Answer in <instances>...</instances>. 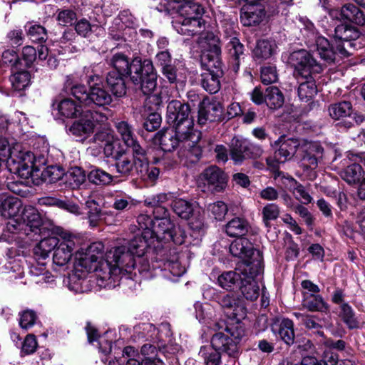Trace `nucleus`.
<instances>
[{
  "label": "nucleus",
  "instance_id": "1",
  "mask_svg": "<svg viewBox=\"0 0 365 365\" xmlns=\"http://www.w3.org/2000/svg\"><path fill=\"white\" fill-rule=\"evenodd\" d=\"M127 245H122L108 251L103 259V245L100 242L90 245L84 253L77 251L75 269L76 272H103L99 274L103 280L109 279L121 270L131 272L136 261L134 256H143L147 247L146 240L141 236H135Z\"/></svg>",
  "mask_w": 365,
  "mask_h": 365
},
{
  "label": "nucleus",
  "instance_id": "2",
  "mask_svg": "<svg viewBox=\"0 0 365 365\" xmlns=\"http://www.w3.org/2000/svg\"><path fill=\"white\" fill-rule=\"evenodd\" d=\"M360 33L354 27L346 24H339L334 29V44L323 36L315 38V47L317 54L327 64L339 62L341 58L349 56L348 47H351V41L359 37Z\"/></svg>",
  "mask_w": 365,
  "mask_h": 365
},
{
  "label": "nucleus",
  "instance_id": "3",
  "mask_svg": "<svg viewBox=\"0 0 365 365\" xmlns=\"http://www.w3.org/2000/svg\"><path fill=\"white\" fill-rule=\"evenodd\" d=\"M212 43L201 55V64L206 72L202 74L201 85L210 93H216L220 88V78L222 76V63L220 58L221 49L217 45L218 40L212 34H207Z\"/></svg>",
  "mask_w": 365,
  "mask_h": 365
},
{
  "label": "nucleus",
  "instance_id": "4",
  "mask_svg": "<svg viewBox=\"0 0 365 365\" xmlns=\"http://www.w3.org/2000/svg\"><path fill=\"white\" fill-rule=\"evenodd\" d=\"M165 118L167 123L182 138L197 130L194 128L190 105L180 101L172 100L168 102Z\"/></svg>",
  "mask_w": 365,
  "mask_h": 365
},
{
  "label": "nucleus",
  "instance_id": "5",
  "mask_svg": "<svg viewBox=\"0 0 365 365\" xmlns=\"http://www.w3.org/2000/svg\"><path fill=\"white\" fill-rule=\"evenodd\" d=\"M230 253L240 258L242 262L237 266V270L246 273L253 269L255 272L263 271L262 255L259 250L254 248L252 242L245 237L234 240L230 246Z\"/></svg>",
  "mask_w": 365,
  "mask_h": 365
},
{
  "label": "nucleus",
  "instance_id": "6",
  "mask_svg": "<svg viewBox=\"0 0 365 365\" xmlns=\"http://www.w3.org/2000/svg\"><path fill=\"white\" fill-rule=\"evenodd\" d=\"M129 76L133 84L145 95L150 94L156 88L157 74L154 71L152 61L149 59L141 61L135 58L131 62Z\"/></svg>",
  "mask_w": 365,
  "mask_h": 365
},
{
  "label": "nucleus",
  "instance_id": "7",
  "mask_svg": "<svg viewBox=\"0 0 365 365\" xmlns=\"http://www.w3.org/2000/svg\"><path fill=\"white\" fill-rule=\"evenodd\" d=\"M71 93L84 106L95 105L104 108L113 101L112 95L102 85L98 83L91 86L89 91L83 85L74 86L71 88Z\"/></svg>",
  "mask_w": 365,
  "mask_h": 365
},
{
  "label": "nucleus",
  "instance_id": "8",
  "mask_svg": "<svg viewBox=\"0 0 365 365\" xmlns=\"http://www.w3.org/2000/svg\"><path fill=\"white\" fill-rule=\"evenodd\" d=\"M41 225L42 220L38 210L31 205H27L19 217L8 222L6 229L10 232H23L29 235L31 232L38 234Z\"/></svg>",
  "mask_w": 365,
  "mask_h": 365
},
{
  "label": "nucleus",
  "instance_id": "9",
  "mask_svg": "<svg viewBox=\"0 0 365 365\" xmlns=\"http://www.w3.org/2000/svg\"><path fill=\"white\" fill-rule=\"evenodd\" d=\"M304 141V140L302 139L281 136L274 143L279 148L274 152V158L266 159L267 165L273 170H277L279 168V163H284L294 157L297 158V153L300 152Z\"/></svg>",
  "mask_w": 365,
  "mask_h": 365
},
{
  "label": "nucleus",
  "instance_id": "10",
  "mask_svg": "<svg viewBox=\"0 0 365 365\" xmlns=\"http://www.w3.org/2000/svg\"><path fill=\"white\" fill-rule=\"evenodd\" d=\"M201 132L196 130L182 138L185 140L178 151V156L181 163L190 167L197 163L202 157V150L198 144L201 139Z\"/></svg>",
  "mask_w": 365,
  "mask_h": 365
},
{
  "label": "nucleus",
  "instance_id": "11",
  "mask_svg": "<svg viewBox=\"0 0 365 365\" xmlns=\"http://www.w3.org/2000/svg\"><path fill=\"white\" fill-rule=\"evenodd\" d=\"M153 234L160 242H173L182 245L186 237L185 232L180 226H176L169 218L163 217L155 221L152 230Z\"/></svg>",
  "mask_w": 365,
  "mask_h": 365
},
{
  "label": "nucleus",
  "instance_id": "12",
  "mask_svg": "<svg viewBox=\"0 0 365 365\" xmlns=\"http://www.w3.org/2000/svg\"><path fill=\"white\" fill-rule=\"evenodd\" d=\"M59 237L60 242L54 250L53 261L56 264L63 266L69 262L73 252L79 246L81 240L66 231L61 232Z\"/></svg>",
  "mask_w": 365,
  "mask_h": 365
},
{
  "label": "nucleus",
  "instance_id": "13",
  "mask_svg": "<svg viewBox=\"0 0 365 365\" xmlns=\"http://www.w3.org/2000/svg\"><path fill=\"white\" fill-rule=\"evenodd\" d=\"M289 61L299 77H307L322 71V66L305 50L294 51L290 54Z\"/></svg>",
  "mask_w": 365,
  "mask_h": 365
},
{
  "label": "nucleus",
  "instance_id": "14",
  "mask_svg": "<svg viewBox=\"0 0 365 365\" xmlns=\"http://www.w3.org/2000/svg\"><path fill=\"white\" fill-rule=\"evenodd\" d=\"M227 182V175L217 166H210L199 176V187L203 185V190L211 192L222 191Z\"/></svg>",
  "mask_w": 365,
  "mask_h": 365
},
{
  "label": "nucleus",
  "instance_id": "15",
  "mask_svg": "<svg viewBox=\"0 0 365 365\" xmlns=\"http://www.w3.org/2000/svg\"><path fill=\"white\" fill-rule=\"evenodd\" d=\"M9 159L16 165V172L22 178H32L34 173L38 171L34 168V155L29 151L21 150L19 146L10 150Z\"/></svg>",
  "mask_w": 365,
  "mask_h": 365
},
{
  "label": "nucleus",
  "instance_id": "16",
  "mask_svg": "<svg viewBox=\"0 0 365 365\" xmlns=\"http://www.w3.org/2000/svg\"><path fill=\"white\" fill-rule=\"evenodd\" d=\"M323 151L324 149L319 144L304 140L300 152L297 153V159L304 168L314 170L322 158Z\"/></svg>",
  "mask_w": 365,
  "mask_h": 365
},
{
  "label": "nucleus",
  "instance_id": "17",
  "mask_svg": "<svg viewBox=\"0 0 365 365\" xmlns=\"http://www.w3.org/2000/svg\"><path fill=\"white\" fill-rule=\"evenodd\" d=\"M222 110L223 108L220 102L204 98L199 105L197 123L204 125L209 122L221 120Z\"/></svg>",
  "mask_w": 365,
  "mask_h": 365
},
{
  "label": "nucleus",
  "instance_id": "18",
  "mask_svg": "<svg viewBox=\"0 0 365 365\" xmlns=\"http://www.w3.org/2000/svg\"><path fill=\"white\" fill-rule=\"evenodd\" d=\"M173 26L178 34L187 36H193L197 34H202L205 29V21L202 20L201 17L197 16H180L173 21Z\"/></svg>",
  "mask_w": 365,
  "mask_h": 365
},
{
  "label": "nucleus",
  "instance_id": "19",
  "mask_svg": "<svg viewBox=\"0 0 365 365\" xmlns=\"http://www.w3.org/2000/svg\"><path fill=\"white\" fill-rule=\"evenodd\" d=\"M217 302L230 317L237 320L246 316L247 309L242 299L233 294H226L217 297Z\"/></svg>",
  "mask_w": 365,
  "mask_h": 365
},
{
  "label": "nucleus",
  "instance_id": "20",
  "mask_svg": "<svg viewBox=\"0 0 365 365\" xmlns=\"http://www.w3.org/2000/svg\"><path fill=\"white\" fill-rule=\"evenodd\" d=\"M211 345L214 350L220 354L223 353L230 357L235 358L239 354V346L237 341L232 339L229 334L219 331L215 333L211 339Z\"/></svg>",
  "mask_w": 365,
  "mask_h": 365
},
{
  "label": "nucleus",
  "instance_id": "21",
  "mask_svg": "<svg viewBox=\"0 0 365 365\" xmlns=\"http://www.w3.org/2000/svg\"><path fill=\"white\" fill-rule=\"evenodd\" d=\"M154 140L155 143H159L164 152H173L178 147L180 148L185 141L173 128L158 131L155 135Z\"/></svg>",
  "mask_w": 365,
  "mask_h": 365
},
{
  "label": "nucleus",
  "instance_id": "22",
  "mask_svg": "<svg viewBox=\"0 0 365 365\" xmlns=\"http://www.w3.org/2000/svg\"><path fill=\"white\" fill-rule=\"evenodd\" d=\"M262 272H255L253 269L242 272V277L239 285L240 289L244 297L250 301L256 300L259 294V287L255 278Z\"/></svg>",
  "mask_w": 365,
  "mask_h": 365
},
{
  "label": "nucleus",
  "instance_id": "23",
  "mask_svg": "<svg viewBox=\"0 0 365 365\" xmlns=\"http://www.w3.org/2000/svg\"><path fill=\"white\" fill-rule=\"evenodd\" d=\"M328 110L330 117L334 120H341L346 128H350L354 125L351 120H346V118H350L353 113V107L349 101H344L331 104Z\"/></svg>",
  "mask_w": 365,
  "mask_h": 365
},
{
  "label": "nucleus",
  "instance_id": "24",
  "mask_svg": "<svg viewBox=\"0 0 365 365\" xmlns=\"http://www.w3.org/2000/svg\"><path fill=\"white\" fill-rule=\"evenodd\" d=\"M227 40L225 48L230 61L232 64L233 70L237 72L241 61L245 58L244 45L235 36L231 37Z\"/></svg>",
  "mask_w": 365,
  "mask_h": 365
},
{
  "label": "nucleus",
  "instance_id": "25",
  "mask_svg": "<svg viewBox=\"0 0 365 365\" xmlns=\"http://www.w3.org/2000/svg\"><path fill=\"white\" fill-rule=\"evenodd\" d=\"M21 207L22 202L17 197L4 195L0 197V212L3 217L9 218V220L19 216Z\"/></svg>",
  "mask_w": 365,
  "mask_h": 365
},
{
  "label": "nucleus",
  "instance_id": "26",
  "mask_svg": "<svg viewBox=\"0 0 365 365\" xmlns=\"http://www.w3.org/2000/svg\"><path fill=\"white\" fill-rule=\"evenodd\" d=\"M265 15L264 9L253 5H246L241 9L240 20L245 26L259 24Z\"/></svg>",
  "mask_w": 365,
  "mask_h": 365
},
{
  "label": "nucleus",
  "instance_id": "27",
  "mask_svg": "<svg viewBox=\"0 0 365 365\" xmlns=\"http://www.w3.org/2000/svg\"><path fill=\"white\" fill-rule=\"evenodd\" d=\"M82 117L75 120L71 127L69 131L72 135L79 137L81 140L86 139L94 131V124L92 123L91 118H88L83 113Z\"/></svg>",
  "mask_w": 365,
  "mask_h": 365
},
{
  "label": "nucleus",
  "instance_id": "28",
  "mask_svg": "<svg viewBox=\"0 0 365 365\" xmlns=\"http://www.w3.org/2000/svg\"><path fill=\"white\" fill-rule=\"evenodd\" d=\"M340 16L342 20L353 23L358 26L365 24V15L356 5L349 3L343 5L340 9Z\"/></svg>",
  "mask_w": 365,
  "mask_h": 365
},
{
  "label": "nucleus",
  "instance_id": "29",
  "mask_svg": "<svg viewBox=\"0 0 365 365\" xmlns=\"http://www.w3.org/2000/svg\"><path fill=\"white\" fill-rule=\"evenodd\" d=\"M127 76L117 73L116 71H109L106 76V83L110 88L112 93L115 97H122L126 93V86L125 77Z\"/></svg>",
  "mask_w": 365,
  "mask_h": 365
},
{
  "label": "nucleus",
  "instance_id": "30",
  "mask_svg": "<svg viewBox=\"0 0 365 365\" xmlns=\"http://www.w3.org/2000/svg\"><path fill=\"white\" fill-rule=\"evenodd\" d=\"M299 86L298 88V96L302 101H308L311 100L317 93V88L312 74L307 77H299L298 78Z\"/></svg>",
  "mask_w": 365,
  "mask_h": 365
},
{
  "label": "nucleus",
  "instance_id": "31",
  "mask_svg": "<svg viewBox=\"0 0 365 365\" xmlns=\"http://www.w3.org/2000/svg\"><path fill=\"white\" fill-rule=\"evenodd\" d=\"M364 173L362 166L357 163L347 165L339 173L340 177L349 185L358 184Z\"/></svg>",
  "mask_w": 365,
  "mask_h": 365
},
{
  "label": "nucleus",
  "instance_id": "32",
  "mask_svg": "<svg viewBox=\"0 0 365 365\" xmlns=\"http://www.w3.org/2000/svg\"><path fill=\"white\" fill-rule=\"evenodd\" d=\"M242 274V272L237 270V267L235 271H227L222 272L217 278L218 284L226 290H232L239 287Z\"/></svg>",
  "mask_w": 365,
  "mask_h": 365
},
{
  "label": "nucleus",
  "instance_id": "33",
  "mask_svg": "<svg viewBox=\"0 0 365 365\" xmlns=\"http://www.w3.org/2000/svg\"><path fill=\"white\" fill-rule=\"evenodd\" d=\"M247 140L233 138L230 145V155L235 164H242L246 160Z\"/></svg>",
  "mask_w": 365,
  "mask_h": 365
},
{
  "label": "nucleus",
  "instance_id": "34",
  "mask_svg": "<svg viewBox=\"0 0 365 365\" xmlns=\"http://www.w3.org/2000/svg\"><path fill=\"white\" fill-rule=\"evenodd\" d=\"M250 228V225L246 220L235 217L227 222L225 232L230 237H241L245 235Z\"/></svg>",
  "mask_w": 365,
  "mask_h": 365
},
{
  "label": "nucleus",
  "instance_id": "35",
  "mask_svg": "<svg viewBox=\"0 0 365 365\" xmlns=\"http://www.w3.org/2000/svg\"><path fill=\"white\" fill-rule=\"evenodd\" d=\"M284 102L282 92L276 86H270L265 90V103L270 109L281 108Z\"/></svg>",
  "mask_w": 365,
  "mask_h": 365
},
{
  "label": "nucleus",
  "instance_id": "36",
  "mask_svg": "<svg viewBox=\"0 0 365 365\" xmlns=\"http://www.w3.org/2000/svg\"><path fill=\"white\" fill-rule=\"evenodd\" d=\"M107 61L113 68L112 71H116L125 76L130 74L131 63L128 61V58L125 55L115 53L110 58L108 59Z\"/></svg>",
  "mask_w": 365,
  "mask_h": 365
},
{
  "label": "nucleus",
  "instance_id": "37",
  "mask_svg": "<svg viewBox=\"0 0 365 365\" xmlns=\"http://www.w3.org/2000/svg\"><path fill=\"white\" fill-rule=\"evenodd\" d=\"M174 2L182 3L179 9L180 16L190 17L197 16L200 17L204 12L203 7L196 2H192V0H173Z\"/></svg>",
  "mask_w": 365,
  "mask_h": 365
},
{
  "label": "nucleus",
  "instance_id": "38",
  "mask_svg": "<svg viewBox=\"0 0 365 365\" xmlns=\"http://www.w3.org/2000/svg\"><path fill=\"white\" fill-rule=\"evenodd\" d=\"M64 180L70 188H78L86 180L85 172L78 167L71 168L66 173H64Z\"/></svg>",
  "mask_w": 365,
  "mask_h": 365
},
{
  "label": "nucleus",
  "instance_id": "39",
  "mask_svg": "<svg viewBox=\"0 0 365 365\" xmlns=\"http://www.w3.org/2000/svg\"><path fill=\"white\" fill-rule=\"evenodd\" d=\"M277 334L286 344L292 345L295 338L293 322L289 319H283L279 324Z\"/></svg>",
  "mask_w": 365,
  "mask_h": 365
},
{
  "label": "nucleus",
  "instance_id": "40",
  "mask_svg": "<svg viewBox=\"0 0 365 365\" xmlns=\"http://www.w3.org/2000/svg\"><path fill=\"white\" fill-rule=\"evenodd\" d=\"M276 45L269 40H259L253 49V55L257 59H267L274 53Z\"/></svg>",
  "mask_w": 365,
  "mask_h": 365
},
{
  "label": "nucleus",
  "instance_id": "41",
  "mask_svg": "<svg viewBox=\"0 0 365 365\" xmlns=\"http://www.w3.org/2000/svg\"><path fill=\"white\" fill-rule=\"evenodd\" d=\"M303 306L312 312H324L327 305L320 295L307 293L304 294Z\"/></svg>",
  "mask_w": 365,
  "mask_h": 365
},
{
  "label": "nucleus",
  "instance_id": "42",
  "mask_svg": "<svg viewBox=\"0 0 365 365\" xmlns=\"http://www.w3.org/2000/svg\"><path fill=\"white\" fill-rule=\"evenodd\" d=\"M56 108L66 118H74L81 113V106H77L71 98H65L58 102Z\"/></svg>",
  "mask_w": 365,
  "mask_h": 365
},
{
  "label": "nucleus",
  "instance_id": "43",
  "mask_svg": "<svg viewBox=\"0 0 365 365\" xmlns=\"http://www.w3.org/2000/svg\"><path fill=\"white\" fill-rule=\"evenodd\" d=\"M339 317L350 329L359 327V322L355 317V313L351 307L347 303H342L340 307Z\"/></svg>",
  "mask_w": 365,
  "mask_h": 365
},
{
  "label": "nucleus",
  "instance_id": "44",
  "mask_svg": "<svg viewBox=\"0 0 365 365\" xmlns=\"http://www.w3.org/2000/svg\"><path fill=\"white\" fill-rule=\"evenodd\" d=\"M173 211L181 218L187 220L194 212V204L182 199H176L172 202Z\"/></svg>",
  "mask_w": 365,
  "mask_h": 365
},
{
  "label": "nucleus",
  "instance_id": "45",
  "mask_svg": "<svg viewBox=\"0 0 365 365\" xmlns=\"http://www.w3.org/2000/svg\"><path fill=\"white\" fill-rule=\"evenodd\" d=\"M88 180L96 185H107L112 182L113 176L100 168H94L88 174Z\"/></svg>",
  "mask_w": 365,
  "mask_h": 365
},
{
  "label": "nucleus",
  "instance_id": "46",
  "mask_svg": "<svg viewBox=\"0 0 365 365\" xmlns=\"http://www.w3.org/2000/svg\"><path fill=\"white\" fill-rule=\"evenodd\" d=\"M126 145L131 148L133 158L135 162V169L149 161L146 150L140 145L136 138Z\"/></svg>",
  "mask_w": 365,
  "mask_h": 365
},
{
  "label": "nucleus",
  "instance_id": "47",
  "mask_svg": "<svg viewBox=\"0 0 365 365\" xmlns=\"http://www.w3.org/2000/svg\"><path fill=\"white\" fill-rule=\"evenodd\" d=\"M195 309L196 318L200 322H206L215 317V309L209 303L196 302Z\"/></svg>",
  "mask_w": 365,
  "mask_h": 365
},
{
  "label": "nucleus",
  "instance_id": "48",
  "mask_svg": "<svg viewBox=\"0 0 365 365\" xmlns=\"http://www.w3.org/2000/svg\"><path fill=\"white\" fill-rule=\"evenodd\" d=\"M138 176L144 181L155 182L159 176L160 170L158 168L149 166V161L135 169Z\"/></svg>",
  "mask_w": 365,
  "mask_h": 365
},
{
  "label": "nucleus",
  "instance_id": "49",
  "mask_svg": "<svg viewBox=\"0 0 365 365\" xmlns=\"http://www.w3.org/2000/svg\"><path fill=\"white\" fill-rule=\"evenodd\" d=\"M280 214L279 207L274 203L267 204L262 210V222L267 227H270V222L277 220Z\"/></svg>",
  "mask_w": 365,
  "mask_h": 365
},
{
  "label": "nucleus",
  "instance_id": "50",
  "mask_svg": "<svg viewBox=\"0 0 365 365\" xmlns=\"http://www.w3.org/2000/svg\"><path fill=\"white\" fill-rule=\"evenodd\" d=\"M30 74L29 72L22 71L16 72L10 77V81L15 91L24 90L29 83Z\"/></svg>",
  "mask_w": 365,
  "mask_h": 365
},
{
  "label": "nucleus",
  "instance_id": "51",
  "mask_svg": "<svg viewBox=\"0 0 365 365\" xmlns=\"http://www.w3.org/2000/svg\"><path fill=\"white\" fill-rule=\"evenodd\" d=\"M41 178L45 182L54 183L64 178V171L59 166H49L43 170Z\"/></svg>",
  "mask_w": 365,
  "mask_h": 365
},
{
  "label": "nucleus",
  "instance_id": "52",
  "mask_svg": "<svg viewBox=\"0 0 365 365\" xmlns=\"http://www.w3.org/2000/svg\"><path fill=\"white\" fill-rule=\"evenodd\" d=\"M27 35L34 42H45L47 39L46 29L38 24L27 25Z\"/></svg>",
  "mask_w": 365,
  "mask_h": 365
},
{
  "label": "nucleus",
  "instance_id": "53",
  "mask_svg": "<svg viewBox=\"0 0 365 365\" xmlns=\"http://www.w3.org/2000/svg\"><path fill=\"white\" fill-rule=\"evenodd\" d=\"M118 133L120 135L122 140L125 145L129 144L136 138L133 130L132 126L126 121H120L115 124Z\"/></svg>",
  "mask_w": 365,
  "mask_h": 365
},
{
  "label": "nucleus",
  "instance_id": "54",
  "mask_svg": "<svg viewBox=\"0 0 365 365\" xmlns=\"http://www.w3.org/2000/svg\"><path fill=\"white\" fill-rule=\"evenodd\" d=\"M117 173L124 177L132 175L133 170H135V162L128 158H124L115 164Z\"/></svg>",
  "mask_w": 365,
  "mask_h": 365
},
{
  "label": "nucleus",
  "instance_id": "55",
  "mask_svg": "<svg viewBox=\"0 0 365 365\" xmlns=\"http://www.w3.org/2000/svg\"><path fill=\"white\" fill-rule=\"evenodd\" d=\"M294 185L293 194L296 198L303 204H309L312 201V197L306 190L305 187L298 183L293 178H287Z\"/></svg>",
  "mask_w": 365,
  "mask_h": 365
},
{
  "label": "nucleus",
  "instance_id": "56",
  "mask_svg": "<svg viewBox=\"0 0 365 365\" xmlns=\"http://www.w3.org/2000/svg\"><path fill=\"white\" fill-rule=\"evenodd\" d=\"M207 210L211 213L215 220H222L225 218V216L228 211V208L225 202L222 201H217L216 202L210 204L207 207Z\"/></svg>",
  "mask_w": 365,
  "mask_h": 365
},
{
  "label": "nucleus",
  "instance_id": "57",
  "mask_svg": "<svg viewBox=\"0 0 365 365\" xmlns=\"http://www.w3.org/2000/svg\"><path fill=\"white\" fill-rule=\"evenodd\" d=\"M300 318L301 323L308 329H314L316 333L322 336L323 331H320L322 326L319 322V319L312 315L297 314Z\"/></svg>",
  "mask_w": 365,
  "mask_h": 365
},
{
  "label": "nucleus",
  "instance_id": "58",
  "mask_svg": "<svg viewBox=\"0 0 365 365\" xmlns=\"http://www.w3.org/2000/svg\"><path fill=\"white\" fill-rule=\"evenodd\" d=\"M133 199L129 195H116L113 199V208L118 211H125L131 209Z\"/></svg>",
  "mask_w": 365,
  "mask_h": 365
},
{
  "label": "nucleus",
  "instance_id": "59",
  "mask_svg": "<svg viewBox=\"0 0 365 365\" xmlns=\"http://www.w3.org/2000/svg\"><path fill=\"white\" fill-rule=\"evenodd\" d=\"M200 354L203 357L206 365H220L221 356L218 351L215 350H208L206 347H202Z\"/></svg>",
  "mask_w": 365,
  "mask_h": 365
},
{
  "label": "nucleus",
  "instance_id": "60",
  "mask_svg": "<svg viewBox=\"0 0 365 365\" xmlns=\"http://www.w3.org/2000/svg\"><path fill=\"white\" fill-rule=\"evenodd\" d=\"M57 12L56 20L62 26L71 25L77 19L76 12L71 9H61Z\"/></svg>",
  "mask_w": 365,
  "mask_h": 365
},
{
  "label": "nucleus",
  "instance_id": "61",
  "mask_svg": "<svg viewBox=\"0 0 365 365\" xmlns=\"http://www.w3.org/2000/svg\"><path fill=\"white\" fill-rule=\"evenodd\" d=\"M160 350L159 344L155 345L154 344H145L142 346L140 354L143 356L142 361H147L148 359L152 360L159 358L158 351Z\"/></svg>",
  "mask_w": 365,
  "mask_h": 365
},
{
  "label": "nucleus",
  "instance_id": "62",
  "mask_svg": "<svg viewBox=\"0 0 365 365\" xmlns=\"http://www.w3.org/2000/svg\"><path fill=\"white\" fill-rule=\"evenodd\" d=\"M278 79L275 66H268L261 69V80L264 84L275 83Z\"/></svg>",
  "mask_w": 365,
  "mask_h": 365
},
{
  "label": "nucleus",
  "instance_id": "63",
  "mask_svg": "<svg viewBox=\"0 0 365 365\" xmlns=\"http://www.w3.org/2000/svg\"><path fill=\"white\" fill-rule=\"evenodd\" d=\"M225 331V334H229L232 339L237 341V345L245 335V328L240 324H232L227 327Z\"/></svg>",
  "mask_w": 365,
  "mask_h": 365
},
{
  "label": "nucleus",
  "instance_id": "64",
  "mask_svg": "<svg viewBox=\"0 0 365 365\" xmlns=\"http://www.w3.org/2000/svg\"><path fill=\"white\" fill-rule=\"evenodd\" d=\"M37 316L32 310H25L20 314L19 325L22 329H28L33 327L36 322Z\"/></svg>",
  "mask_w": 365,
  "mask_h": 365
}]
</instances>
